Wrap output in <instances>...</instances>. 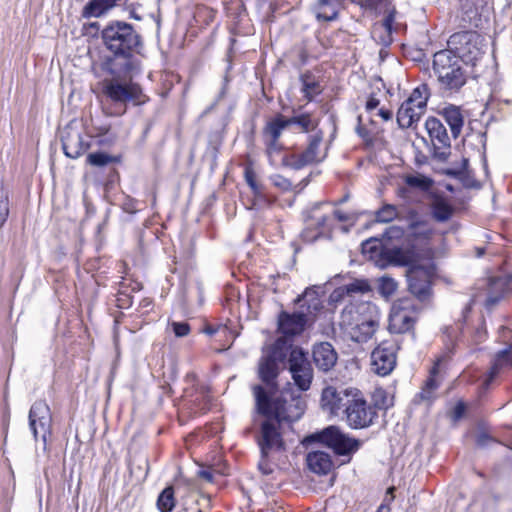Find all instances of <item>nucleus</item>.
Returning a JSON list of instances; mask_svg holds the SVG:
<instances>
[{
  "label": "nucleus",
  "mask_w": 512,
  "mask_h": 512,
  "mask_svg": "<svg viewBox=\"0 0 512 512\" xmlns=\"http://www.w3.org/2000/svg\"><path fill=\"white\" fill-rule=\"evenodd\" d=\"M333 213H334L335 217L339 221H346V220H348V217L345 214H343L341 211H339V210H334Z\"/></svg>",
  "instance_id": "nucleus-56"
},
{
  "label": "nucleus",
  "mask_w": 512,
  "mask_h": 512,
  "mask_svg": "<svg viewBox=\"0 0 512 512\" xmlns=\"http://www.w3.org/2000/svg\"><path fill=\"white\" fill-rule=\"evenodd\" d=\"M377 288L383 298L389 299L396 293L398 283L389 276H382L377 280Z\"/></svg>",
  "instance_id": "nucleus-37"
},
{
  "label": "nucleus",
  "mask_w": 512,
  "mask_h": 512,
  "mask_svg": "<svg viewBox=\"0 0 512 512\" xmlns=\"http://www.w3.org/2000/svg\"><path fill=\"white\" fill-rule=\"evenodd\" d=\"M433 233L434 231L427 221L413 217L409 221L405 232V241L411 251L405 253L412 254L413 259L419 255H424L430 259L432 251L428 248V243Z\"/></svg>",
  "instance_id": "nucleus-9"
},
{
  "label": "nucleus",
  "mask_w": 512,
  "mask_h": 512,
  "mask_svg": "<svg viewBox=\"0 0 512 512\" xmlns=\"http://www.w3.org/2000/svg\"><path fill=\"white\" fill-rule=\"evenodd\" d=\"M323 206L324 204H316L306 221V228L302 232V236L307 242L317 240L324 233V228L328 226L330 215L321 211Z\"/></svg>",
  "instance_id": "nucleus-20"
},
{
  "label": "nucleus",
  "mask_w": 512,
  "mask_h": 512,
  "mask_svg": "<svg viewBox=\"0 0 512 512\" xmlns=\"http://www.w3.org/2000/svg\"><path fill=\"white\" fill-rule=\"evenodd\" d=\"M398 216L397 208L394 205L386 204L376 213L378 222L387 223Z\"/></svg>",
  "instance_id": "nucleus-39"
},
{
  "label": "nucleus",
  "mask_w": 512,
  "mask_h": 512,
  "mask_svg": "<svg viewBox=\"0 0 512 512\" xmlns=\"http://www.w3.org/2000/svg\"><path fill=\"white\" fill-rule=\"evenodd\" d=\"M266 144V152L269 157V161L272 165H277L278 161L276 156L280 154L282 145L278 142V140H267L265 139Z\"/></svg>",
  "instance_id": "nucleus-40"
},
{
  "label": "nucleus",
  "mask_w": 512,
  "mask_h": 512,
  "mask_svg": "<svg viewBox=\"0 0 512 512\" xmlns=\"http://www.w3.org/2000/svg\"><path fill=\"white\" fill-rule=\"evenodd\" d=\"M352 395L343 418L348 426L354 429H361L372 424L376 415L375 409L366 401L363 393L356 388Z\"/></svg>",
  "instance_id": "nucleus-11"
},
{
  "label": "nucleus",
  "mask_w": 512,
  "mask_h": 512,
  "mask_svg": "<svg viewBox=\"0 0 512 512\" xmlns=\"http://www.w3.org/2000/svg\"><path fill=\"white\" fill-rule=\"evenodd\" d=\"M367 12H371L374 14H385L384 19L374 24L372 29V36L378 42L388 45L391 43V33H392V24L394 22L395 17V9L391 6L390 1L388 0V5L382 10H366Z\"/></svg>",
  "instance_id": "nucleus-21"
},
{
  "label": "nucleus",
  "mask_w": 512,
  "mask_h": 512,
  "mask_svg": "<svg viewBox=\"0 0 512 512\" xmlns=\"http://www.w3.org/2000/svg\"><path fill=\"white\" fill-rule=\"evenodd\" d=\"M364 10H382L388 5V0H353Z\"/></svg>",
  "instance_id": "nucleus-42"
},
{
  "label": "nucleus",
  "mask_w": 512,
  "mask_h": 512,
  "mask_svg": "<svg viewBox=\"0 0 512 512\" xmlns=\"http://www.w3.org/2000/svg\"><path fill=\"white\" fill-rule=\"evenodd\" d=\"M313 360L322 371H329L337 362V353L328 342H322L313 348Z\"/></svg>",
  "instance_id": "nucleus-25"
},
{
  "label": "nucleus",
  "mask_w": 512,
  "mask_h": 512,
  "mask_svg": "<svg viewBox=\"0 0 512 512\" xmlns=\"http://www.w3.org/2000/svg\"><path fill=\"white\" fill-rule=\"evenodd\" d=\"M198 475H199L200 478L206 480L207 482H212L213 481V474L209 470H200L198 472Z\"/></svg>",
  "instance_id": "nucleus-53"
},
{
  "label": "nucleus",
  "mask_w": 512,
  "mask_h": 512,
  "mask_svg": "<svg viewBox=\"0 0 512 512\" xmlns=\"http://www.w3.org/2000/svg\"><path fill=\"white\" fill-rule=\"evenodd\" d=\"M371 291V285L366 279H354L349 283H346L336 288L330 294L331 302H340L346 297L355 299L358 295H363ZM355 301V300H352Z\"/></svg>",
  "instance_id": "nucleus-22"
},
{
  "label": "nucleus",
  "mask_w": 512,
  "mask_h": 512,
  "mask_svg": "<svg viewBox=\"0 0 512 512\" xmlns=\"http://www.w3.org/2000/svg\"><path fill=\"white\" fill-rule=\"evenodd\" d=\"M9 216V200L3 190H0V229L3 227Z\"/></svg>",
  "instance_id": "nucleus-44"
},
{
  "label": "nucleus",
  "mask_w": 512,
  "mask_h": 512,
  "mask_svg": "<svg viewBox=\"0 0 512 512\" xmlns=\"http://www.w3.org/2000/svg\"><path fill=\"white\" fill-rule=\"evenodd\" d=\"M289 127L286 118L279 116L267 123L264 129V138L267 140H278L282 131Z\"/></svg>",
  "instance_id": "nucleus-33"
},
{
  "label": "nucleus",
  "mask_w": 512,
  "mask_h": 512,
  "mask_svg": "<svg viewBox=\"0 0 512 512\" xmlns=\"http://www.w3.org/2000/svg\"><path fill=\"white\" fill-rule=\"evenodd\" d=\"M253 394L258 412L267 417L261 425L258 440L261 452L258 469L262 474L270 475L277 466L278 456L285 451L280 433L281 424L300 419L305 407L299 397L288 393L270 397L259 385L253 387Z\"/></svg>",
  "instance_id": "nucleus-1"
},
{
  "label": "nucleus",
  "mask_w": 512,
  "mask_h": 512,
  "mask_svg": "<svg viewBox=\"0 0 512 512\" xmlns=\"http://www.w3.org/2000/svg\"><path fill=\"white\" fill-rule=\"evenodd\" d=\"M450 43H457L459 59L466 63L474 64L483 55V39L476 32H464L451 36Z\"/></svg>",
  "instance_id": "nucleus-18"
},
{
  "label": "nucleus",
  "mask_w": 512,
  "mask_h": 512,
  "mask_svg": "<svg viewBox=\"0 0 512 512\" xmlns=\"http://www.w3.org/2000/svg\"><path fill=\"white\" fill-rule=\"evenodd\" d=\"M127 1L128 0H91L85 5L83 16L86 18L100 17L115 6Z\"/></svg>",
  "instance_id": "nucleus-30"
},
{
  "label": "nucleus",
  "mask_w": 512,
  "mask_h": 512,
  "mask_svg": "<svg viewBox=\"0 0 512 512\" xmlns=\"http://www.w3.org/2000/svg\"><path fill=\"white\" fill-rule=\"evenodd\" d=\"M380 311L370 301H350L342 310L339 326L354 342H367L379 327Z\"/></svg>",
  "instance_id": "nucleus-3"
},
{
  "label": "nucleus",
  "mask_w": 512,
  "mask_h": 512,
  "mask_svg": "<svg viewBox=\"0 0 512 512\" xmlns=\"http://www.w3.org/2000/svg\"><path fill=\"white\" fill-rule=\"evenodd\" d=\"M245 179L247 184L251 187L254 194L260 193V188L256 182L255 174L251 169H246L245 171Z\"/></svg>",
  "instance_id": "nucleus-48"
},
{
  "label": "nucleus",
  "mask_w": 512,
  "mask_h": 512,
  "mask_svg": "<svg viewBox=\"0 0 512 512\" xmlns=\"http://www.w3.org/2000/svg\"><path fill=\"white\" fill-rule=\"evenodd\" d=\"M381 243L378 239H369L362 243L363 254H368L371 259L381 253Z\"/></svg>",
  "instance_id": "nucleus-41"
},
{
  "label": "nucleus",
  "mask_w": 512,
  "mask_h": 512,
  "mask_svg": "<svg viewBox=\"0 0 512 512\" xmlns=\"http://www.w3.org/2000/svg\"><path fill=\"white\" fill-rule=\"evenodd\" d=\"M110 77L102 82V92L106 99L104 112L109 116H121L127 105H142L147 101L142 88L132 80L133 74L139 69L136 58L116 57L109 64Z\"/></svg>",
  "instance_id": "nucleus-2"
},
{
  "label": "nucleus",
  "mask_w": 512,
  "mask_h": 512,
  "mask_svg": "<svg viewBox=\"0 0 512 512\" xmlns=\"http://www.w3.org/2000/svg\"><path fill=\"white\" fill-rule=\"evenodd\" d=\"M425 128L435 149L450 147L447 130L438 118L428 117Z\"/></svg>",
  "instance_id": "nucleus-24"
},
{
  "label": "nucleus",
  "mask_w": 512,
  "mask_h": 512,
  "mask_svg": "<svg viewBox=\"0 0 512 512\" xmlns=\"http://www.w3.org/2000/svg\"><path fill=\"white\" fill-rule=\"evenodd\" d=\"M406 183L412 187L427 189L431 185V181L422 175H410L406 177Z\"/></svg>",
  "instance_id": "nucleus-45"
},
{
  "label": "nucleus",
  "mask_w": 512,
  "mask_h": 512,
  "mask_svg": "<svg viewBox=\"0 0 512 512\" xmlns=\"http://www.w3.org/2000/svg\"><path fill=\"white\" fill-rule=\"evenodd\" d=\"M430 93L427 85L416 87L401 104L397 112V123L401 128H411L425 114Z\"/></svg>",
  "instance_id": "nucleus-7"
},
{
  "label": "nucleus",
  "mask_w": 512,
  "mask_h": 512,
  "mask_svg": "<svg viewBox=\"0 0 512 512\" xmlns=\"http://www.w3.org/2000/svg\"><path fill=\"white\" fill-rule=\"evenodd\" d=\"M378 105H379V100L371 97L366 102V110L372 111V110L376 109L378 107Z\"/></svg>",
  "instance_id": "nucleus-52"
},
{
  "label": "nucleus",
  "mask_w": 512,
  "mask_h": 512,
  "mask_svg": "<svg viewBox=\"0 0 512 512\" xmlns=\"http://www.w3.org/2000/svg\"><path fill=\"white\" fill-rule=\"evenodd\" d=\"M322 141L323 134L321 132L315 133L309 137V143L303 152L284 155L281 158V163L284 166L301 169L307 165L323 161L327 152L326 149L322 148Z\"/></svg>",
  "instance_id": "nucleus-10"
},
{
  "label": "nucleus",
  "mask_w": 512,
  "mask_h": 512,
  "mask_svg": "<svg viewBox=\"0 0 512 512\" xmlns=\"http://www.w3.org/2000/svg\"><path fill=\"white\" fill-rule=\"evenodd\" d=\"M111 157L107 155L106 153L97 152V153H90L87 156V162L93 166L102 167L107 165L111 162Z\"/></svg>",
  "instance_id": "nucleus-43"
},
{
  "label": "nucleus",
  "mask_w": 512,
  "mask_h": 512,
  "mask_svg": "<svg viewBox=\"0 0 512 512\" xmlns=\"http://www.w3.org/2000/svg\"><path fill=\"white\" fill-rule=\"evenodd\" d=\"M476 442L479 446L484 447L487 446L489 443L493 442V439L485 432H480L477 435Z\"/></svg>",
  "instance_id": "nucleus-51"
},
{
  "label": "nucleus",
  "mask_w": 512,
  "mask_h": 512,
  "mask_svg": "<svg viewBox=\"0 0 512 512\" xmlns=\"http://www.w3.org/2000/svg\"><path fill=\"white\" fill-rule=\"evenodd\" d=\"M270 179L274 186L282 190H289L291 188V182L281 175H273Z\"/></svg>",
  "instance_id": "nucleus-47"
},
{
  "label": "nucleus",
  "mask_w": 512,
  "mask_h": 512,
  "mask_svg": "<svg viewBox=\"0 0 512 512\" xmlns=\"http://www.w3.org/2000/svg\"><path fill=\"white\" fill-rule=\"evenodd\" d=\"M398 349L395 341L381 342L371 353V370L379 376L389 375L396 367Z\"/></svg>",
  "instance_id": "nucleus-15"
},
{
  "label": "nucleus",
  "mask_w": 512,
  "mask_h": 512,
  "mask_svg": "<svg viewBox=\"0 0 512 512\" xmlns=\"http://www.w3.org/2000/svg\"><path fill=\"white\" fill-rule=\"evenodd\" d=\"M176 504L174 497V488L172 486L166 487L158 496L157 508L161 512H171Z\"/></svg>",
  "instance_id": "nucleus-36"
},
{
  "label": "nucleus",
  "mask_w": 512,
  "mask_h": 512,
  "mask_svg": "<svg viewBox=\"0 0 512 512\" xmlns=\"http://www.w3.org/2000/svg\"><path fill=\"white\" fill-rule=\"evenodd\" d=\"M105 47L116 57L134 58L135 52L141 44L140 36L129 23L114 21L109 23L101 33Z\"/></svg>",
  "instance_id": "nucleus-5"
},
{
  "label": "nucleus",
  "mask_w": 512,
  "mask_h": 512,
  "mask_svg": "<svg viewBox=\"0 0 512 512\" xmlns=\"http://www.w3.org/2000/svg\"><path fill=\"white\" fill-rule=\"evenodd\" d=\"M290 126H296L300 132H309L314 130L318 125V120L310 114H301L287 119Z\"/></svg>",
  "instance_id": "nucleus-35"
},
{
  "label": "nucleus",
  "mask_w": 512,
  "mask_h": 512,
  "mask_svg": "<svg viewBox=\"0 0 512 512\" xmlns=\"http://www.w3.org/2000/svg\"><path fill=\"white\" fill-rule=\"evenodd\" d=\"M355 390L356 388L337 389L332 386L326 387L323 389L321 395L322 409L329 412L331 415L343 416L345 413V408L347 407Z\"/></svg>",
  "instance_id": "nucleus-19"
},
{
  "label": "nucleus",
  "mask_w": 512,
  "mask_h": 512,
  "mask_svg": "<svg viewBox=\"0 0 512 512\" xmlns=\"http://www.w3.org/2000/svg\"><path fill=\"white\" fill-rule=\"evenodd\" d=\"M512 365V345L508 349L499 352L494 360L493 366L489 372L488 378L485 380V385L488 386L493 378L497 375L500 368Z\"/></svg>",
  "instance_id": "nucleus-32"
},
{
  "label": "nucleus",
  "mask_w": 512,
  "mask_h": 512,
  "mask_svg": "<svg viewBox=\"0 0 512 512\" xmlns=\"http://www.w3.org/2000/svg\"><path fill=\"white\" fill-rule=\"evenodd\" d=\"M306 321L303 313H282L278 321L279 330L287 336L297 335L303 331Z\"/></svg>",
  "instance_id": "nucleus-26"
},
{
  "label": "nucleus",
  "mask_w": 512,
  "mask_h": 512,
  "mask_svg": "<svg viewBox=\"0 0 512 512\" xmlns=\"http://www.w3.org/2000/svg\"><path fill=\"white\" fill-rule=\"evenodd\" d=\"M311 438L317 439L319 442L331 448L337 455L350 456L355 453L359 447V440L343 433L336 426H329L321 432L313 435Z\"/></svg>",
  "instance_id": "nucleus-13"
},
{
  "label": "nucleus",
  "mask_w": 512,
  "mask_h": 512,
  "mask_svg": "<svg viewBox=\"0 0 512 512\" xmlns=\"http://www.w3.org/2000/svg\"><path fill=\"white\" fill-rule=\"evenodd\" d=\"M441 114L449 125L453 137L457 138L464 125V116L461 109L457 106L449 105L443 108Z\"/></svg>",
  "instance_id": "nucleus-31"
},
{
  "label": "nucleus",
  "mask_w": 512,
  "mask_h": 512,
  "mask_svg": "<svg viewBox=\"0 0 512 512\" xmlns=\"http://www.w3.org/2000/svg\"><path fill=\"white\" fill-rule=\"evenodd\" d=\"M307 464L311 471L319 475L328 474L333 467L331 456L324 451L310 452L307 455Z\"/></svg>",
  "instance_id": "nucleus-29"
},
{
  "label": "nucleus",
  "mask_w": 512,
  "mask_h": 512,
  "mask_svg": "<svg viewBox=\"0 0 512 512\" xmlns=\"http://www.w3.org/2000/svg\"><path fill=\"white\" fill-rule=\"evenodd\" d=\"M320 305V301L318 299H316V302L314 303L313 307L314 309H317Z\"/></svg>",
  "instance_id": "nucleus-58"
},
{
  "label": "nucleus",
  "mask_w": 512,
  "mask_h": 512,
  "mask_svg": "<svg viewBox=\"0 0 512 512\" xmlns=\"http://www.w3.org/2000/svg\"><path fill=\"white\" fill-rule=\"evenodd\" d=\"M416 308L411 298L397 299L389 314V331L396 334L409 332L416 320Z\"/></svg>",
  "instance_id": "nucleus-12"
},
{
  "label": "nucleus",
  "mask_w": 512,
  "mask_h": 512,
  "mask_svg": "<svg viewBox=\"0 0 512 512\" xmlns=\"http://www.w3.org/2000/svg\"><path fill=\"white\" fill-rule=\"evenodd\" d=\"M432 216L438 222H445L453 215L452 206L443 199H436L431 206Z\"/></svg>",
  "instance_id": "nucleus-34"
},
{
  "label": "nucleus",
  "mask_w": 512,
  "mask_h": 512,
  "mask_svg": "<svg viewBox=\"0 0 512 512\" xmlns=\"http://www.w3.org/2000/svg\"><path fill=\"white\" fill-rule=\"evenodd\" d=\"M478 337L481 338L482 337V332L481 331H478Z\"/></svg>",
  "instance_id": "nucleus-60"
},
{
  "label": "nucleus",
  "mask_w": 512,
  "mask_h": 512,
  "mask_svg": "<svg viewBox=\"0 0 512 512\" xmlns=\"http://www.w3.org/2000/svg\"><path fill=\"white\" fill-rule=\"evenodd\" d=\"M509 284L510 278L508 276L491 278L489 282L486 306L493 307L494 305H496L499 302V300L508 293Z\"/></svg>",
  "instance_id": "nucleus-28"
},
{
  "label": "nucleus",
  "mask_w": 512,
  "mask_h": 512,
  "mask_svg": "<svg viewBox=\"0 0 512 512\" xmlns=\"http://www.w3.org/2000/svg\"><path fill=\"white\" fill-rule=\"evenodd\" d=\"M466 406L463 402H458L457 405L454 407L451 417L456 422L459 419H461L465 413Z\"/></svg>",
  "instance_id": "nucleus-49"
},
{
  "label": "nucleus",
  "mask_w": 512,
  "mask_h": 512,
  "mask_svg": "<svg viewBox=\"0 0 512 512\" xmlns=\"http://www.w3.org/2000/svg\"><path fill=\"white\" fill-rule=\"evenodd\" d=\"M402 235H404V231L398 226H391L385 232V236L388 239L400 238Z\"/></svg>",
  "instance_id": "nucleus-50"
},
{
  "label": "nucleus",
  "mask_w": 512,
  "mask_h": 512,
  "mask_svg": "<svg viewBox=\"0 0 512 512\" xmlns=\"http://www.w3.org/2000/svg\"><path fill=\"white\" fill-rule=\"evenodd\" d=\"M345 0H318L313 11L318 20L333 21L344 7Z\"/></svg>",
  "instance_id": "nucleus-27"
},
{
  "label": "nucleus",
  "mask_w": 512,
  "mask_h": 512,
  "mask_svg": "<svg viewBox=\"0 0 512 512\" xmlns=\"http://www.w3.org/2000/svg\"><path fill=\"white\" fill-rule=\"evenodd\" d=\"M390 404L389 403H383V407L387 408Z\"/></svg>",
  "instance_id": "nucleus-59"
},
{
  "label": "nucleus",
  "mask_w": 512,
  "mask_h": 512,
  "mask_svg": "<svg viewBox=\"0 0 512 512\" xmlns=\"http://www.w3.org/2000/svg\"><path fill=\"white\" fill-rule=\"evenodd\" d=\"M288 363L295 384L303 391L308 390L312 382L313 370L306 354L300 348H293L289 352Z\"/></svg>",
  "instance_id": "nucleus-17"
},
{
  "label": "nucleus",
  "mask_w": 512,
  "mask_h": 512,
  "mask_svg": "<svg viewBox=\"0 0 512 512\" xmlns=\"http://www.w3.org/2000/svg\"><path fill=\"white\" fill-rule=\"evenodd\" d=\"M219 330H222L223 332L226 331V328L225 327H217V328H214L212 326H207L205 329H204V332L208 335H213L215 334L216 332H218Z\"/></svg>",
  "instance_id": "nucleus-55"
},
{
  "label": "nucleus",
  "mask_w": 512,
  "mask_h": 512,
  "mask_svg": "<svg viewBox=\"0 0 512 512\" xmlns=\"http://www.w3.org/2000/svg\"><path fill=\"white\" fill-rule=\"evenodd\" d=\"M302 92L308 101H311L316 95L321 92V87L318 82L310 77H303Z\"/></svg>",
  "instance_id": "nucleus-38"
},
{
  "label": "nucleus",
  "mask_w": 512,
  "mask_h": 512,
  "mask_svg": "<svg viewBox=\"0 0 512 512\" xmlns=\"http://www.w3.org/2000/svg\"><path fill=\"white\" fill-rule=\"evenodd\" d=\"M28 418L29 428L35 441L41 438L45 448L47 437L51 434L52 428V414L48 404L42 400L34 402L30 408Z\"/></svg>",
  "instance_id": "nucleus-16"
},
{
  "label": "nucleus",
  "mask_w": 512,
  "mask_h": 512,
  "mask_svg": "<svg viewBox=\"0 0 512 512\" xmlns=\"http://www.w3.org/2000/svg\"><path fill=\"white\" fill-rule=\"evenodd\" d=\"M62 148L65 155L76 159L83 155L90 147V137L84 132L83 127L72 121L61 131Z\"/></svg>",
  "instance_id": "nucleus-14"
},
{
  "label": "nucleus",
  "mask_w": 512,
  "mask_h": 512,
  "mask_svg": "<svg viewBox=\"0 0 512 512\" xmlns=\"http://www.w3.org/2000/svg\"><path fill=\"white\" fill-rule=\"evenodd\" d=\"M311 294V290L307 289L303 295V299L302 300H306V298Z\"/></svg>",
  "instance_id": "nucleus-57"
},
{
  "label": "nucleus",
  "mask_w": 512,
  "mask_h": 512,
  "mask_svg": "<svg viewBox=\"0 0 512 512\" xmlns=\"http://www.w3.org/2000/svg\"><path fill=\"white\" fill-rule=\"evenodd\" d=\"M289 352L286 343L281 339L263 351L258 364V375L268 386H274V380L277 378L280 370L284 369L285 359Z\"/></svg>",
  "instance_id": "nucleus-8"
},
{
  "label": "nucleus",
  "mask_w": 512,
  "mask_h": 512,
  "mask_svg": "<svg viewBox=\"0 0 512 512\" xmlns=\"http://www.w3.org/2000/svg\"><path fill=\"white\" fill-rule=\"evenodd\" d=\"M433 70L446 89L458 90L466 82L460 59L450 50H441L434 54Z\"/></svg>",
  "instance_id": "nucleus-6"
},
{
  "label": "nucleus",
  "mask_w": 512,
  "mask_h": 512,
  "mask_svg": "<svg viewBox=\"0 0 512 512\" xmlns=\"http://www.w3.org/2000/svg\"><path fill=\"white\" fill-rule=\"evenodd\" d=\"M444 360H445L444 356H441L436 359L433 367L430 370V376L425 381V384H424L421 392H419L415 396V399H414L415 402H417V403L426 402L429 404L436 398V390L440 383L439 378H438L440 364Z\"/></svg>",
  "instance_id": "nucleus-23"
},
{
  "label": "nucleus",
  "mask_w": 512,
  "mask_h": 512,
  "mask_svg": "<svg viewBox=\"0 0 512 512\" xmlns=\"http://www.w3.org/2000/svg\"><path fill=\"white\" fill-rule=\"evenodd\" d=\"M392 260L400 265H409L407 278L410 292L421 302L431 297V282L435 275V267L431 262L420 265L414 262L412 254L403 253L401 249L390 251Z\"/></svg>",
  "instance_id": "nucleus-4"
},
{
  "label": "nucleus",
  "mask_w": 512,
  "mask_h": 512,
  "mask_svg": "<svg viewBox=\"0 0 512 512\" xmlns=\"http://www.w3.org/2000/svg\"><path fill=\"white\" fill-rule=\"evenodd\" d=\"M176 337H185L190 333V326L186 322H171L170 324Z\"/></svg>",
  "instance_id": "nucleus-46"
},
{
  "label": "nucleus",
  "mask_w": 512,
  "mask_h": 512,
  "mask_svg": "<svg viewBox=\"0 0 512 512\" xmlns=\"http://www.w3.org/2000/svg\"><path fill=\"white\" fill-rule=\"evenodd\" d=\"M379 116L382 117L383 120L388 121L392 118V112L388 109L381 108L378 112Z\"/></svg>",
  "instance_id": "nucleus-54"
}]
</instances>
